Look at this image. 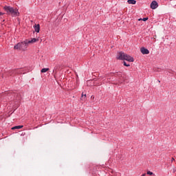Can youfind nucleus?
<instances>
[{
    "instance_id": "1",
    "label": "nucleus",
    "mask_w": 176,
    "mask_h": 176,
    "mask_svg": "<svg viewBox=\"0 0 176 176\" xmlns=\"http://www.w3.org/2000/svg\"><path fill=\"white\" fill-rule=\"evenodd\" d=\"M3 10L5 12H6L7 14H10L12 17H17V16H19L20 14L18 9L14 8L13 7H10L9 6H4Z\"/></svg>"
},
{
    "instance_id": "2",
    "label": "nucleus",
    "mask_w": 176,
    "mask_h": 176,
    "mask_svg": "<svg viewBox=\"0 0 176 176\" xmlns=\"http://www.w3.org/2000/svg\"><path fill=\"white\" fill-rule=\"evenodd\" d=\"M124 60H126V61H129V63L134 62V58L131 57V56L128 55L127 54H125Z\"/></svg>"
},
{
    "instance_id": "3",
    "label": "nucleus",
    "mask_w": 176,
    "mask_h": 176,
    "mask_svg": "<svg viewBox=\"0 0 176 176\" xmlns=\"http://www.w3.org/2000/svg\"><path fill=\"white\" fill-rule=\"evenodd\" d=\"M126 56V54L124 52H118L117 56V60H124V56Z\"/></svg>"
},
{
    "instance_id": "4",
    "label": "nucleus",
    "mask_w": 176,
    "mask_h": 176,
    "mask_svg": "<svg viewBox=\"0 0 176 176\" xmlns=\"http://www.w3.org/2000/svg\"><path fill=\"white\" fill-rule=\"evenodd\" d=\"M12 72L14 75L21 74H23V69H15L12 70Z\"/></svg>"
},
{
    "instance_id": "5",
    "label": "nucleus",
    "mask_w": 176,
    "mask_h": 176,
    "mask_svg": "<svg viewBox=\"0 0 176 176\" xmlns=\"http://www.w3.org/2000/svg\"><path fill=\"white\" fill-rule=\"evenodd\" d=\"M157 6L159 5L157 4V2L156 1H153L151 3V9H157Z\"/></svg>"
},
{
    "instance_id": "6",
    "label": "nucleus",
    "mask_w": 176,
    "mask_h": 176,
    "mask_svg": "<svg viewBox=\"0 0 176 176\" xmlns=\"http://www.w3.org/2000/svg\"><path fill=\"white\" fill-rule=\"evenodd\" d=\"M23 45H24V43H19L18 44L14 45V49H15L16 50L20 49L21 50V49L23 47Z\"/></svg>"
},
{
    "instance_id": "7",
    "label": "nucleus",
    "mask_w": 176,
    "mask_h": 176,
    "mask_svg": "<svg viewBox=\"0 0 176 176\" xmlns=\"http://www.w3.org/2000/svg\"><path fill=\"white\" fill-rule=\"evenodd\" d=\"M140 52L143 54H149V50L148 49L145 48V47H142L140 49Z\"/></svg>"
},
{
    "instance_id": "8",
    "label": "nucleus",
    "mask_w": 176,
    "mask_h": 176,
    "mask_svg": "<svg viewBox=\"0 0 176 176\" xmlns=\"http://www.w3.org/2000/svg\"><path fill=\"white\" fill-rule=\"evenodd\" d=\"M38 41H39V39L34 38L32 40L29 41L28 43H25V41H24L23 43L25 45H28V43H35V42H38Z\"/></svg>"
},
{
    "instance_id": "9",
    "label": "nucleus",
    "mask_w": 176,
    "mask_h": 176,
    "mask_svg": "<svg viewBox=\"0 0 176 176\" xmlns=\"http://www.w3.org/2000/svg\"><path fill=\"white\" fill-rule=\"evenodd\" d=\"M34 28L36 32H39V31H41V25L39 24H35V25H34Z\"/></svg>"
},
{
    "instance_id": "10",
    "label": "nucleus",
    "mask_w": 176,
    "mask_h": 176,
    "mask_svg": "<svg viewBox=\"0 0 176 176\" xmlns=\"http://www.w3.org/2000/svg\"><path fill=\"white\" fill-rule=\"evenodd\" d=\"M127 2L129 5H135L137 3L135 0H128Z\"/></svg>"
},
{
    "instance_id": "11",
    "label": "nucleus",
    "mask_w": 176,
    "mask_h": 176,
    "mask_svg": "<svg viewBox=\"0 0 176 176\" xmlns=\"http://www.w3.org/2000/svg\"><path fill=\"white\" fill-rule=\"evenodd\" d=\"M23 125H19V126H15L12 128V130H16L19 129H23Z\"/></svg>"
},
{
    "instance_id": "12",
    "label": "nucleus",
    "mask_w": 176,
    "mask_h": 176,
    "mask_svg": "<svg viewBox=\"0 0 176 176\" xmlns=\"http://www.w3.org/2000/svg\"><path fill=\"white\" fill-rule=\"evenodd\" d=\"M47 71H49V68H43L41 70V72L45 74V72H47Z\"/></svg>"
},
{
    "instance_id": "13",
    "label": "nucleus",
    "mask_w": 176,
    "mask_h": 176,
    "mask_svg": "<svg viewBox=\"0 0 176 176\" xmlns=\"http://www.w3.org/2000/svg\"><path fill=\"white\" fill-rule=\"evenodd\" d=\"M116 76H118V78H120V76H122V73L119 72V73L116 74Z\"/></svg>"
},
{
    "instance_id": "14",
    "label": "nucleus",
    "mask_w": 176,
    "mask_h": 176,
    "mask_svg": "<svg viewBox=\"0 0 176 176\" xmlns=\"http://www.w3.org/2000/svg\"><path fill=\"white\" fill-rule=\"evenodd\" d=\"M141 20H142L143 21H146V20H148V17L139 19V21H141Z\"/></svg>"
},
{
    "instance_id": "15",
    "label": "nucleus",
    "mask_w": 176,
    "mask_h": 176,
    "mask_svg": "<svg viewBox=\"0 0 176 176\" xmlns=\"http://www.w3.org/2000/svg\"><path fill=\"white\" fill-rule=\"evenodd\" d=\"M81 97H82V98H84V100H86L87 95H86V94H82Z\"/></svg>"
},
{
    "instance_id": "16",
    "label": "nucleus",
    "mask_w": 176,
    "mask_h": 176,
    "mask_svg": "<svg viewBox=\"0 0 176 176\" xmlns=\"http://www.w3.org/2000/svg\"><path fill=\"white\" fill-rule=\"evenodd\" d=\"M124 67H130V64H127L126 62L124 61Z\"/></svg>"
},
{
    "instance_id": "17",
    "label": "nucleus",
    "mask_w": 176,
    "mask_h": 176,
    "mask_svg": "<svg viewBox=\"0 0 176 176\" xmlns=\"http://www.w3.org/2000/svg\"><path fill=\"white\" fill-rule=\"evenodd\" d=\"M147 174L148 175H153V173L151 172V171H147Z\"/></svg>"
},
{
    "instance_id": "18",
    "label": "nucleus",
    "mask_w": 176,
    "mask_h": 176,
    "mask_svg": "<svg viewBox=\"0 0 176 176\" xmlns=\"http://www.w3.org/2000/svg\"><path fill=\"white\" fill-rule=\"evenodd\" d=\"M173 162H175V159H174V157L171 158V163H173Z\"/></svg>"
},
{
    "instance_id": "19",
    "label": "nucleus",
    "mask_w": 176,
    "mask_h": 176,
    "mask_svg": "<svg viewBox=\"0 0 176 176\" xmlns=\"http://www.w3.org/2000/svg\"><path fill=\"white\" fill-rule=\"evenodd\" d=\"M3 14H5V13L0 12V16H3Z\"/></svg>"
},
{
    "instance_id": "20",
    "label": "nucleus",
    "mask_w": 176,
    "mask_h": 176,
    "mask_svg": "<svg viewBox=\"0 0 176 176\" xmlns=\"http://www.w3.org/2000/svg\"><path fill=\"white\" fill-rule=\"evenodd\" d=\"M1 30H3V24H1Z\"/></svg>"
},
{
    "instance_id": "21",
    "label": "nucleus",
    "mask_w": 176,
    "mask_h": 176,
    "mask_svg": "<svg viewBox=\"0 0 176 176\" xmlns=\"http://www.w3.org/2000/svg\"><path fill=\"white\" fill-rule=\"evenodd\" d=\"M3 21H5V19H4V20H3Z\"/></svg>"
}]
</instances>
